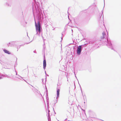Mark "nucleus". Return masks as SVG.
I'll list each match as a JSON object with an SVG mask.
<instances>
[{"instance_id":"obj_2","label":"nucleus","mask_w":121,"mask_h":121,"mask_svg":"<svg viewBox=\"0 0 121 121\" xmlns=\"http://www.w3.org/2000/svg\"><path fill=\"white\" fill-rule=\"evenodd\" d=\"M82 46H79L77 49V53L79 55L80 54L81 52Z\"/></svg>"},{"instance_id":"obj_3","label":"nucleus","mask_w":121,"mask_h":121,"mask_svg":"<svg viewBox=\"0 0 121 121\" xmlns=\"http://www.w3.org/2000/svg\"><path fill=\"white\" fill-rule=\"evenodd\" d=\"M46 66V62L45 59H44L43 61V67L44 69H45Z\"/></svg>"},{"instance_id":"obj_5","label":"nucleus","mask_w":121,"mask_h":121,"mask_svg":"<svg viewBox=\"0 0 121 121\" xmlns=\"http://www.w3.org/2000/svg\"><path fill=\"white\" fill-rule=\"evenodd\" d=\"M105 34L104 33H103V36H101L100 37V39H103L104 38V37Z\"/></svg>"},{"instance_id":"obj_4","label":"nucleus","mask_w":121,"mask_h":121,"mask_svg":"<svg viewBox=\"0 0 121 121\" xmlns=\"http://www.w3.org/2000/svg\"><path fill=\"white\" fill-rule=\"evenodd\" d=\"M4 52L5 53L7 54H11L10 52L9 51H8L5 50L4 49Z\"/></svg>"},{"instance_id":"obj_7","label":"nucleus","mask_w":121,"mask_h":121,"mask_svg":"<svg viewBox=\"0 0 121 121\" xmlns=\"http://www.w3.org/2000/svg\"><path fill=\"white\" fill-rule=\"evenodd\" d=\"M1 77H0V79H1Z\"/></svg>"},{"instance_id":"obj_6","label":"nucleus","mask_w":121,"mask_h":121,"mask_svg":"<svg viewBox=\"0 0 121 121\" xmlns=\"http://www.w3.org/2000/svg\"><path fill=\"white\" fill-rule=\"evenodd\" d=\"M60 89H58L57 91V95L58 97L59 94Z\"/></svg>"},{"instance_id":"obj_1","label":"nucleus","mask_w":121,"mask_h":121,"mask_svg":"<svg viewBox=\"0 0 121 121\" xmlns=\"http://www.w3.org/2000/svg\"><path fill=\"white\" fill-rule=\"evenodd\" d=\"M35 26L36 27V29L37 31H38L39 33L40 32V22L38 21L37 22V24L35 22Z\"/></svg>"}]
</instances>
